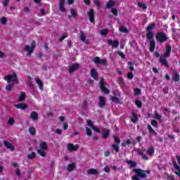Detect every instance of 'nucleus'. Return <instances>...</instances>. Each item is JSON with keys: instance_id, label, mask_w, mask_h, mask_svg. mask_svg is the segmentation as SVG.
Returning <instances> with one entry per match:
<instances>
[{"instance_id": "1", "label": "nucleus", "mask_w": 180, "mask_h": 180, "mask_svg": "<svg viewBox=\"0 0 180 180\" xmlns=\"http://www.w3.org/2000/svg\"><path fill=\"white\" fill-rule=\"evenodd\" d=\"M155 24L154 22L149 25L147 28V34H146V39L150 40V47L149 50L151 53L155 50V40H154V32H153V29H155Z\"/></svg>"}, {"instance_id": "2", "label": "nucleus", "mask_w": 180, "mask_h": 180, "mask_svg": "<svg viewBox=\"0 0 180 180\" xmlns=\"http://www.w3.org/2000/svg\"><path fill=\"white\" fill-rule=\"evenodd\" d=\"M107 86L108 83L105 82L103 77H101L100 82H98V88L105 95H109V94H110V90H109Z\"/></svg>"}, {"instance_id": "3", "label": "nucleus", "mask_w": 180, "mask_h": 180, "mask_svg": "<svg viewBox=\"0 0 180 180\" xmlns=\"http://www.w3.org/2000/svg\"><path fill=\"white\" fill-rule=\"evenodd\" d=\"M133 171L136 176L141 178L142 179L147 178V174H151L150 170H143L142 169H134Z\"/></svg>"}, {"instance_id": "4", "label": "nucleus", "mask_w": 180, "mask_h": 180, "mask_svg": "<svg viewBox=\"0 0 180 180\" xmlns=\"http://www.w3.org/2000/svg\"><path fill=\"white\" fill-rule=\"evenodd\" d=\"M4 79L10 84V82H15V84H19V79H18V74L13 72L11 75H8L5 76Z\"/></svg>"}, {"instance_id": "5", "label": "nucleus", "mask_w": 180, "mask_h": 180, "mask_svg": "<svg viewBox=\"0 0 180 180\" xmlns=\"http://www.w3.org/2000/svg\"><path fill=\"white\" fill-rule=\"evenodd\" d=\"M49 148V146H47V142H41L40 144V149H37V153L41 155V157L46 158V152L47 151V149Z\"/></svg>"}, {"instance_id": "6", "label": "nucleus", "mask_w": 180, "mask_h": 180, "mask_svg": "<svg viewBox=\"0 0 180 180\" xmlns=\"http://www.w3.org/2000/svg\"><path fill=\"white\" fill-rule=\"evenodd\" d=\"M156 40L159 43H165L168 40V37L163 32H159L156 34Z\"/></svg>"}, {"instance_id": "7", "label": "nucleus", "mask_w": 180, "mask_h": 180, "mask_svg": "<svg viewBox=\"0 0 180 180\" xmlns=\"http://www.w3.org/2000/svg\"><path fill=\"white\" fill-rule=\"evenodd\" d=\"M34 49H36V41H32L31 47L29 45H25L24 50L28 52L27 56H30L34 51Z\"/></svg>"}, {"instance_id": "8", "label": "nucleus", "mask_w": 180, "mask_h": 180, "mask_svg": "<svg viewBox=\"0 0 180 180\" xmlns=\"http://www.w3.org/2000/svg\"><path fill=\"white\" fill-rule=\"evenodd\" d=\"M87 15L91 23H95V11L94 9H89L87 12Z\"/></svg>"}, {"instance_id": "9", "label": "nucleus", "mask_w": 180, "mask_h": 180, "mask_svg": "<svg viewBox=\"0 0 180 180\" xmlns=\"http://www.w3.org/2000/svg\"><path fill=\"white\" fill-rule=\"evenodd\" d=\"M67 148L68 151L72 153V151H77L78 148H79V146H78V144L73 145L72 143H69L67 144Z\"/></svg>"}, {"instance_id": "10", "label": "nucleus", "mask_w": 180, "mask_h": 180, "mask_svg": "<svg viewBox=\"0 0 180 180\" xmlns=\"http://www.w3.org/2000/svg\"><path fill=\"white\" fill-rule=\"evenodd\" d=\"M172 79L174 82H179L180 75H179V72H178V71H176V70L173 71L172 75Z\"/></svg>"}, {"instance_id": "11", "label": "nucleus", "mask_w": 180, "mask_h": 180, "mask_svg": "<svg viewBox=\"0 0 180 180\" xmlns=\"http://www.w3.org/2000/svg\"><path fill=\"white\" fill-rule=\"evenodd\" d=\"M172 50V46H171V45H169V44L166 45V51H165V53L163 54V57L165 58H168V57H169V56H171Z\"/></svg>"}, {"instance_id": "12", "label": "nucleus", "mask_w": 180, "mask_h": 180, "mask_svg": "<svg viewBox=\"0 0 180 180\" xmlns=\"http://www.w3.org/2000/svg\"><path fill=\"white\" fill-rule=\"evenodd\" d=\"M94 63H95V64H103V65H106V59H101L100 57H96L94 58Z\"/></svg>"}, {"instance_id": "13", "label": "nucleus", "mask_w": 180, "mask_h": 180, "mask_svg": "<svg viewBox=\"0 0 180 180\" xmlns=\"http://www.w3.org/2000/svg\"><path fill=\"white\" fill-rule=\"evenodd\" d=\"M98 106L99 108H105L106 106V101L105 100V97L100 96L98 98Z\"/></svg>"}, {"instance_id": "14", "label": "nucleus", "mask_w": 180, "mask_h": 180, "mask_svg": "<svg viewBox=\"0 0 180 180\" xmlns=\"http://www.w3.org/2000/svg\"><path fill=\"white\" fill-rule=\"evenodd\" d=\"M159 61L160 64H162L166 68H169V63H168V60H167L164 56H160Z\"/></svg>"}, {"instance_id": "15", "label": "nucleus", "mask_w": 180, "mask_h": 180, "mask_svg": "<svg viewBox=\"0 0 180 180\" xmlns=\"http://www.w3.org/2000/svg\"><path fill=\"white\" fill-rule=\"evenodd\" d=\"M78 68H79V64L78 63H74L73 65H72L70 68H69V72L70 74H72V72H74V71H77V70H78Z\"/></svg>"}, {"instance_id": "16", "label": "nucleus", "mask_w": 180, "mask_h": 180, "mask_svg": "<svg viewBox=\"0 0 180 180\" xmlns=\"http://www.w3.org/2000/svg\"><path fill=\"white\" fill-rule=\"evenodd\" d=\"M30 119L34 122H36V120H39V114L37 113V112L32 111L30 114Z\"/></svg>"}, {"instance_id": "17", "label": "nucleus", "mask_w": 180, "mask_h": 180, "mask_svg": "<svg viewBox=\"0 0 180 180\" xmlns=\"http://www.w3.org/2000/svg\"><path fill=\"white\" fill-rule=\"evenodd\" d=\"M4 144L8 150H11V151H13L15 150V146H13L10 142H8V141H4Z\"/></svg>"}, {"instance_id": "18", "label": "nucleus", "mask_w": 180, "mask_h": 180, "mask_svg": "<svg viewBox=\"0 0 180 180\" xmlns=\"http://www.w3.org/2000/svg\"><path fill=\"white\" fill-rule=\"evenodd\" d=\"M64 5H65V0H60L59 9L63 13L65 12V7H64Z\"/></svg>"}, {"instance_id": "19", "label": "nucleus", "mask_w": 180, "mask_h": 180, "mask_svg": "<svg viewBox=\"0 0 180 180\" xmlns=\"http://www.w3.org/2000/svg\"><path fill=\"white\" fill-rule=\"evenodd\" d=\"M34 80L38 85L39 89H40V91H43V82L39 77H35Z\"/></svg>"}, {"instance_id": "20", "label": "nucleus", "mask_w": 180, "mask_h": 180, "mask_svg": "<svg viewBox=\"0 0 180 180\" xmlns=\"http://www.w3.org/2000/svg\"><path fill=\"white\" fill-rule=\"evenodd\" d=\"M103 139H108L109 137L110 131L109 129L103 128L101 132Z\"/></svg>"}, {"instance_id": "21", "label": "nucleus", "mask_w": 180, "mask_h": 180, "mask_svg": "<svg viewBox=\"0 0 180 180\" xmlns=\"http://www.w3.org/2000/svg\"><path fill=\"white\" fill-rule=\"evenodd\" d=\"M14 107L17 109H21L22 110H25V109H27V105L25 103L15 104Z\"/></svg>"}, {"instance_id": "22", "label": "nucleus", "mask_w": 180, "mask_h": 180, "mask_svg": "<svg viewBox=\"0 0 180 180\" xmlns=\"http://www.w3.org/2000/svg\"><path fill=\"white\" fill-rule=\"evenodd\" d=\"M139 120V117H137V114L136 113V112L132 111L131 112V122H132V123H137V121Z\"/></svg>"}, {"instance_id": "23", "label": "nucleus", "mask_w": 180, "mask_h": 180, "mask_svg": "<svg viewBox=\"0 0 180 180\" xmlns=\"http://www.w3.org/2000/svg\"><path fill=\"white\" fill-rule=\"evenodd\" d=\"M173 167L175 168V169L179 171V172H175L174 174H176V175H177V176L180 177V167L178 165V163H176V161L173 162Z\"/></svg>"}, {"instance_id": "24", "label": "nucleus", "mask_w": 180, "mask_h": 180, "mask_svg": "<svg viewBox=\"0 0 180 180\" xmlns=\"http://www.w3.org/2000/svg\"><path fill=\"white\" fill-rule=\"evenodd\" d=\"M90 74L95 80L98 79V72L96 69H91Z\"/></svg>"}, {"instance_id": "25", "label": "nucleus", "mask_w": 180, "mask_h": 180, "mask_svg": "<svg viewBox=\"0 0 180 180\" xmlns=\"http://www.w3.org/2000/svg\"><path fill=\"white\" fill-rule=\"evenodd\" d=\"M77 165H75V163H72L68 165L67 169L68 171H69V172H72V171L75 169Z\"/></svg>"}, {"instance_id": "26", "label": "nucleus", "mask_w": 180, "mask_h": 180, "mask_svg": "<svg viewBox=\"0 0 180 180\" xmlns=\"http://www.w3.org/2000/svg\"><path fill=\"white\" fill-rule=\"evenodd\" d=\"M98 174H99V172H98V170H96L95 169H89L87 170L88 175H96Z\"/></svg>"}, {"instance_id": "27", "label": "nucleus", "mask_w": 180, "mask_h": 180, "mask_svg": "<svg viewBox=\"0 0 180 180\" xmlns=\"http://www.w3.org/2000/svg\"><path fill=\"white\" fill-rule=\"evenodd\" d=\"M127 164L131 167V168H135L137 167V162L133 160H127Z\"/></svg>"}, {"instance_id": "28", "label": "nucleus", "mask_w": 180, "mask_h": 180, "mask_svg": "<svg viewBox=\"0 0 180 180\" xmlns=\"http://www.w3.org/2000/svg\"><path fill=\"white\" fill-rule=\"evenodd\" d=\"M148 129L149 130L150 134H153V136H157V132H155V130L153 129V127H151V125L148 124Z\"/></svg>"}, {"instance_id": "29", "label": "nucleus", "mask_w": 180, "mask_h": 180, "mask_svg": "<svg viewBox=\"0 0 180 180\" xmlns=\"http://www.w3.org/2000/svg\"><path fill=\"white\" fill-rule=\"evenodd\" d=\"M26 98V93H25V91H22L20 93V97H19V102H23V101H25Z\"/></svg>"}, {"instance_id": "30", "label": "nucleus", "mask_w": 180, "mask_h": 180, "mask_svg": "<svg viewBox=\"0 0 180 180\" xmlns=\"http://www.w3.org/2000/svg\"><path fill=\"white\" fill-rule=\"evenodd\" d=\"M29 132L31 136H36V128L34 127H29Z\"/></svg>"}, {"instance_id": "31", "label": "nucleus", "mask_w": 180, "mask_h": 180, "mask_svg": "<svg viewBox=\"0 0 180 180\" xmlns=\"http://www.w3.org/2000/svg\"><path fill=\"white\" fill-rule=\"evenodd\" d=\"M113 6V0H110L104 6L105 9H110Z\"/></svg>"}, {"instance_id": "32", "label": "nucleus", "mask_w": 180, "mask_h": 180, "mask_svg": "<svg viewBox=\"0 0 180 180\" xmlns=\"http://www.w3.org/2000/svg\"><path fill=\"white\" fill-rule=\"evenodd\" d=\"M138 6H139V8H141L143 11H146V9H147V6L146 5V4L142 3L141 1H138Z\"/></svg>"}, {"instance_id": "33", "label": "nucleus", "mask_w": 180, "mask_h": 180, "mask_svg": "<svg viewBox=\"0 0 180 180\" xmlns=\"http://www.w3.org/2000/svg\"><path fill=\"white\" fill-rule=\"evenodd\" d=\"M80 39L83 42L86 41V36H85V33L82 31L80 32Z\"/></svg>"}, {"instance_id": "34", "label": "nucleus", "mask_w": 180, "mask_h": 180, "mask_svg": "<svg viewBox=\"0 0 180 180\" xmlns=\"http://www.w3.org/2000/svg\"><path fill=\"white\" fill-rule=\"evenodd\" d=\"M154 114H155V118L156 119V120H161V119H162V115L158 113V112L155 111Z\"/></svg>"}, {"instance_id": "35", "label": "nucleus", "mask_w": 180, "mask_h": 180, "mask_svg": "<svg viewBox=\"0 0 180 180\" xmlns=\"http://www.w3.org/2000/svg\"><path fill=\"white\" fill-rule=\"evenodd\" d=\"M100 33L101 36H106V34H108V33H109V30L106 28L103 29L101 30H100Z\"/></svg>"}, {"instance_id": "36", "label": "nucleus", "mask_w": 180, "mask_h": 180, "mask_svg": "<svg viewBox=\"0 0 180 180\" xmlns=\"http://www.w3.org/2000/svg\"><path fill=\"white\" fill-rule=\"evenodd\" d=\"M120 31L121 32V33H129V30L124 26H122L120 28Z\"/></svg>"}, {"instance_id": "37", "label": "nucleus", "mask_w": 180, "mask_h": 180, "mask_svg": "<svg viewBox=\"0 0 180 180\" xmlns=\"http://www.w3.org/2000/svg\"><path fill=\"white\" fill-rule=\"evenodd\" d=\"M148 155H150V157L152 155H154V147H150L148 149Z\"/></svg>"}, {"instance_id": "38", "label": "nucleus", "mask_w": 180, "mask_h": 180, "mask_svg": "<svg viewBox=\"0 0 180 180\" xmlns=\"http://www.w3.org/2000/svg\"><path fill=\"white\" fill-rule=\"evenodd\" d=\"M117 82L120 84V86H123L124 85V81L122 77H118Z\"/></svg>"}, {"instance_id": "39", "label": "nucleus", "mask_w": 180, "mask_h": 180, "mask_svg": "<svg viewBox=\"0 0 180 180\" xmlns=\"http://www.w3.org/2000/svg\"><path fill=\"white\" fill-rule=\"evenodd\" d=\"M134 96H138V95L141 94V89L139 88L134 89Z\"/></svg>"}, {"instance_id": "40", "label": "nucleus", "mask_w": 180, "mask_h": 180, "mask_svg": "<svg viewBox=\"0 0 180 180\" xmlns=\"http://www.w3.org/2000/svg\"><path fill=\"white\" fill-rule=\"evenodd\" d=\"M113 150L116 153H119V151H120V148L119 147V145L117 143L113 144Z\"/></svg>"}, {"instance_id": "41", "label": "nucleus", "mask_w": 180, "mask_h": 180, "mask_svg": "<svg viewBox=\"0 0 180 180\" xmlns=\"http://www.w3.org/2000/svg\"><path fill=\"white\" fill-rule=\"evenodd\" d=\"M150 124L153 127H157L158 126V121H157V120H152L150 122Z\"/></svg>"}, {"instance_id": "42", "label": "nucleus", "mask_w": 180, "mask_h": 180, "mask_svg": "<svg viewBox=\"0 0 180 180\" xmlns=\"http://www.w3.org/2000/svg\"><path fill=\"white\" fill-rule=\"evenodd\" d=\"M70 13H71V15L72 16V18H77V10L72 8L70 10Z\"/></svg>"}, {"instance_id": "43", "label": "nucleus", "mask_w": 180, "mask_h": 180, "mask_svg": "<svg viewBox=\"0 0 180 180\" xmlns=\"http://www.w3.org/2000/svg\"><path fill=\"white\" fill-rule=\"evenodd\" d=\"M8 124L9 126H13V124H15V119L13 117H11L8 121Z\"/></svg>"}, {"instance_id": "44", "label": "nucleus", "mask_w": 180, "mask_h": 180, "mask_svg": "<svg viewBox=\"0 0 180 180\" xmlns=\"http://www.w3.org/2000/svg\"><path fill=\"white\" fill-rule=\"evenodd\" d=\"M139 155H141L143 160H145L146 161L148 160V157H147V155H146L144 153H143V151H139Z\"/></svg>"}, {"instance_id": "45", "label": "nucleus", "mask_w": 180, "mask_h": 180, "mask_svg": "<svg viewBox=\"0 0 180 180\" xmlns=\"http://www.w3.org/2000/svg\"><path fill=\"white\" fill-rule=\"evenodd\" d=\"M135 103H136L137 108H139V109H141V108H143V103H141L140 101V100H136L135 101Z\"/></svg>"}, {"instance_id": "46", "label": "nucleus", "mask_w": 180, "mask_h": 180, "mask_svg": "<svg viewBox=\"0 0 180 180\" xmlns=\"http://www.w3.org/2000/svg\"><path fill=\"white\" fill-rule=\"evenodd\" d=\"M28 160H33L34 158H36V153L32 152L30 155H28Z\"/></svg>"}, {"instance_id": "47", "label": "nucleus", "mask_w": 180, "mask_h": 180, "mask_svg": "<svg viewBox=\"0 0 180 180\" xmlns=\"http://www.w3.org/2000/svg\"><path fill=\"white\" fill-rule=\"evenodd\" d=\"M94 5H96L97 9H99L101 8V1L99 0H94Z\"/></svg>"}, {"instance_id": "48", "label": "nucleus", "mask_w": 180, "mask_h": 180, "mask_svg": "<svg viewBox=\"0 0 180 180\" xmlns=\"http://www.w3.org/2000/svg\"><path fill=\"white\" fill-rule=\"evenodd\" d=\"M86 135L89 136V137H90V136H92V130H91V129H89V127L86 128Z\"/></svg>"}, {"instance_id": "49", "label": "nucleus", "mask_w": 180, "mask_h": 180, "mask_svg": "<svg viewBox=\"0 0 180 180\" xmlns=\"http://www.w3.org/2000/svg\"><path fill=\"white\" fill-rule=\"evenodd\" d=\"M9 2H11V0H2V5L7 8L8 5H9Z\"/></svg>"}, {"instance_id": "50", "label": "nucleus", "mask_w": 180, "mask_h": 180, "mask_svg": "<svg viewBox=\"0 0 180 180\" xmlns=\"http://www.w3.org/2000/svg\"><path fill=\"white\" fill-rule=\"evenodd\" d=\"M128 65L130 71H134V66L133 65V63L131 62H129Z\"/></svg>"}, {"instance_id": "51", "label": "nucleus", "mask_w": 180, "mask_h": 180, "mask_svg": "<svg viewBox=\"0 0 180 180\" xmlns=\"http://www.w3.org/2000/svg\"><path fill=\"white\" fill-rule=\"evenodd\" d=\"M6 22H8L6 17H2L1 18V23H2V25H6Z\"/></svg>"}, {"instance_id": "52", "label": "nucleus", "mask_w": 180, "mask_h": 180, "mask_svg": "<svg viewBox=\"0 0 180 180\" xmlns=\"http://www.w3.org/2000/svg\"><path fill=\"white\" fill-rule=\"evenodd\" d=\"M91 129H93V130L94 131H96V133H101V130L99 129V128L97 126H92Z\"/></svg>"}, {"instance_id": "53", "label": "nucleus", "mask_w": 180, "mask_h": 180, "mask_svg": "<svg viewBox=\"0 0 180 180\" xmlns=\"http://www.w3.org/2000/svg\"><path fill=\"white\" fill-rule=\"evenodd\" d=\"M113 102H114V103H120V98H117L116 96L113 97Z\"/></svg>"}, {"instance_id": "54", "label": "nucleus", "mask_w": 180, "mask_h": 180, "mask_svg": "<svg viewBox=\"0 0 180 180\" xmlns=\"http://www.w3.org/2000/svg\"><path fill=\"white\" fill-rule=\"evenodd\" d=\"M12 88H13V84H8L6 86V89L7 92H9L10 91L12 90Z\"/></svg>"}, {"instance_id": "55", "label": "nucleus", "mask_w": 180, "mask_h": 180, "mask_svg": "<svg viewBox=\"0 0 180 180\" xmlns=\"http://www.w3.org/2000/svg\"><path fill=\"white\" fill-rule=\"evenodd\" d=\"M114 141L116 144H120V138L119 136H114Z\"/></svg>"}, {"instance_id": "56", "label": "nucleus", "mask_w": 180, "mask_h": 180, "mask_svg": "<svg viewBox=\"0 0 180 180\" xmlns=\"http://www.w3.org/2000/svg\"><path fill=\"white\" fill-rule=\"evenodd\" d=\"M127 78L128 79H132L133 78H134V75H133V72H129L127 75Z\"/></svg>"}, {"instance_id": "57", "label": "nucleus", "mask_w": 180, "mask_h": 180, "mask_svg": "<svg viewBox=\"0 0 180 180\" xmlns=\"http://www.w3.org/2000/svg\"><path fill=\"white\" fill-rule=\"evenodd\" d=\"M117 54H118V56H120L122 58H126V55H124V53H123L122 51H117Z\"/></svg>"}, {"instance_id": "58", "label": "nucleus", "mask_w": 180, "mask_h": 180, "mask_svg": "<svg viewBox=\"0 0 180 180\" xmlns=\"http://www.w3.org/2000/svg\"><path fill=\"white\" fill-rule=\"evenodd\" d=\"M82 107L84 109H86L88 108V101L86 100H84L82 103Z\"/></svg>"}, {"instance_id": "59", "label": "nucleus", "mask_w": 180, "mask_h": 180, "mask_svg": "<svg viewBox=\"0 0 180 180\" xmlns=\"http://www.w3.org/2000/svg\"><path fill=\"white\" fill-rule=\"evenodd\" d=\"M67 37H68L67 34L66 33L63 34V35L59 38V41H63V40H64V39H67Z\"/></svg>"}, {"instance_id": "60", "label": "nucleus", "mask_w": 180, "mask_h": 180, "mask_svg": "<svg viewBox=\"0 0 180 180\" xmlns=\"http://www.w3.org/2000/svg\"><path fill=\"white\" fill-rule=\"evenodd\" d=\"M119 41H116V40H114L113 41V47L114 48H117V47H119Z\"/></svg>"}, {"instance_id": "61", "label": "nucleus", "mask_w": 180, "mask_h": 180, "mask_svg": "<svg viewBox=\"0 0 180 180\" xmlns=\"http://www.w3.org/2000/svg\"><path fill=\"white\" fill-rule=\"evenodd\" d=\"M168 139L169 140H172L173 141H175V136L172 134H168Z\"/></svg>"}, {"instance_id": "62", "label": "nucleus", "mask_w": 180, "mask_h": 180, "mask_svg": "<svg viewBox=\"0 0 180 180\" xmlns=\"http://www.w3.org/2000/svg\"><path fill=\"white\" fill-rule=\"evenodd\" d=\"M86 123L87 124H89L91 127H92L94 126V123L92 122V121L91 120H86Z\"/></svg>"}, {"instance_id": "63", "label": "nucleus", "mask_w": 180, "mask_h": 180, "mask_svg": "<svg viewBox=\"0 0 180 180\" xmlns=\"http://www.w3.org/2000/svg\"><path fill=\"white\" fill-rule=\"evenodd\" d=\"M173 130H174V133H179V132H180L179 128H178V127H174L173 128Z\"/></svg>"}, {"instance_id": "64", "label": "nucleus", "mask_w": 180, "mask_h": 180, "mask_svg": "<svg viewBox=\"0 0 180 180\" xmlns=\"http://www.w3.org/2000/svg\"><path fill=\"white\" fill-rule=\"evenodd\" d=\"M15 174L17 176H20V169H19V168L16 169Z\"/></svg>"}]
</instances>
